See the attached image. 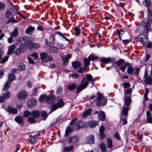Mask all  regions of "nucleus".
<instances>
[{
    "instance_id": "6",
    "label": "nucleus",
    "mask_w": 152,
    "mask_h": 152,
    "mask_svg": "<svg viewBox=\"0 0 152 152\" xmlns=\"http://www.w3.org/2000/svg\"><path fill=\"white\" fill-rule=\"evenodd\" d=\"M151 75H149L148 73V70L146 69L144 73L143 79L145 83L147 84L151 85L152 84V78L151 76Z\"/></svg>"
},
{
    "instance_id": "27",
    "label": "nucleus",
    "mask_w": 152,
    "mask_h": 152,
    "mask_svg": "<svg viewBox=\"0 0 152 152\" xmlns=\"http://www.w3.org/2000/svg\"><path fill=\"white\" fill-rule=\"evenodd\" d=\"M91 109H89L87 110L83 114L82 117L83 118H85L88 116L90 115L91 114Z\"/></svg>"
},
{
    "instance_id": "34",
    "label": "nucleus",
    "mask_w": 152,
    "mask_h": 152,
    "mask_svg": "<svg viewBox=\"0 0 152 152\" xmlns=\"http://www.w3.org/2000/svg\"><path fill=\"white\" fill-rule=\"evenodd\" d=\"M89 126L91 127H94L98 124V122L94 121H91L88 123Z\"/></svg>"
},
{
    "instance_id": "13",
    "label": "nucleus",
    "mask_w": 152,
    "mask_h": 152,
    "mask_svg": "<svg viewBox=\"0 0 152 152\" xmlns=\"http://www.w3.org/2000/svg\"><path fill=\"white\" fill-rule=\"evenodd\" d=\"M13 10L11 8L8 9L6 12L5 17L8 19L11 18L13 16Z\"/></svg>"
},
{
    "instance_id": "8",
    "label": "nucleus",
    "mask_w": 152,
    "mask_h": 152,
    "mask_svg": "<svg viewBox=\"0 0 152 152\" xmlns=\"http://www.w3.org/2000/svg\"><path fill=\"white\" fill-rule=\"evenodd\" d=\"M55 36L54 35H51L46 40V43L47 45H53L54 43Z\"/></svg>"
},
{
    "instance_id": "17",
    "label": "nucleus",
    "mask_w": 152,
    "mask_h": 152,
    "mask_svg": "<svg viewBox=\"0 0 152 152\" xmlns=\"http://www.w3.org/2000/svg\"><path fill=\"white\" fill-rule=\"evenodd\" d=\"M124 104L123 106L128 107L129 106L131 102V97L129 96H127L125 98Z\"/></svg>"
},
{
    "instance_id": "26",
    "label": "nucleus",
    "mask_w": 152,
    "mask_h": 152,
    "mask_svg": "<svg viewBox=\"0 0 152 152\" xmlns=\"http://www.w3.org/2000/svg\"><path fill=\"white\" fill-rule=\"evenodd\" d=\"M47 96L44 95H41L39 98V101L42 103L46 102Z\"/></svg>"
},
{
    "instance_id": "64",
    "label": "nucleus",
    "mask_w": 152,
    "mask_h": 152,
    "mask_svg": "<svg viewBox=\"0 0 152 152\" xmlns=\"http://www.w3.org/2000/svg\"><path fill=\"white\" fill-rule=\"evenodd\" d=\"M147 117V121L148 123H152V118L151 116H149Z\"/></svg>"
},
{
    "instance_id": "4",
    "label": "nucleus",
    "mask_w": 152,
    "mask_h": 152,
    "mask_svg": "<svg viewBox=\"0 0 152 152\" xmlns=\"http://www.w3.org/2000/svg\"><path fill=\"white\" fill-rule=\"evenodd\" d=\"M97 100V104L99 106H103L106 103V99L103 98L102 95L100 93L98 94Z\"/></svg>"
},
{
    "instance_id": "30",
    "label": "nucleus",
    "mask_w": 152,
    "mask_h": 152,
    "mask_svg": "<svg viewBox=\"0 0 152 152\" xmlns=\"http://www.w3.org/2000/svg\"><path fill=\"white\" fill-rule=\"evenodd\" d=\"M71 57V55L70 54L66 56L65 55H63L62 56V60L64 63L67 62L69 59Z\"/></svg>"
},
{
    "instance_id": "5",
    "label": "nucleus",
    "mask_w": 152,
    "mask_h": 152,
    "mask_svg": "<svg viewBox=\"0 0 152 152\" xmlns=\"http://www.w3.org/2000/svg\"><path fill=\"white\" fill-rule=\"evenodd\" d=\"M142 23H146L145 26L143 27V33H146L148 32L151 29V25L149 23V19L148 18L144 19Z\"/></svg>"
},
{
    "instance_id": "40",
    "label": "nucleus",
    "mask_w": 152,
    "mask_h": 152,
    "mask_svg": "<svg viewBox=\"0 0 152 152\" xmlns=\"http://www.w3.org/2000/svg\"><path fill=\"white\" fill-rule=\"evenodd\" d=\"M74 148V147L72 145L69 147H66L64 149L63 151L65 152H69L72 151Z\"/></svg>"
},
{
    "instance_id": "47",
    "label": "nucleus",
    "mask_w": 152,
    "mask_h": 152,
    "mask_svg": "<svg viewBox=\"0 0 152 152\" xmlns=\"http://www.w3.org/2000/svg\"><path fill=\"white\" fill-rule=\"evenodd\" d=\"M11 93L9 91L6 92L3 95V96L5 99H7L10 96Z\"/></svg>"
},
{
    "instance_id": "20",
    "label": "nucleus",
    "mask_w": 152,
    "mask_h": 152,
    "mask_svg": "<svg viewBox=\"0 0 152 152\" xmlns=\"http://www.w3.org/2000/svg\"><path fill=\"white\" fill-rule=\"evenodd\" d=\"M34 30V27L29 26L26 29V32L27 34H31L33 33Z\"/></svg>"
},
{
    "instance_id": "57",
    "label": "nucleus",
    "mask_w": 152,
    "mask_h": 152,
    "mask_svg": "<svg viewBox=\"0 0 152 152\" xmlns=\"http://www.w3.org/2000/svg\"><path fill=\"white\" fill-rule=\"evenodd\" d=\"M132 91V89L131 88H129L127 90H125L124 91V96H125L126 94H129L131 93Z\"/></svg>"
},
{
    "instance_id": "62",
    "label": "nucleus",
    "mask_w": 152,
    "mask_h": 152,
    "mask_svg": "<svg viewBox=\"0 0 152 152\" xmlns=\"http://www.w3.org/2000/svg\"><path fill=\"white\" fill-rule=\"evenodd\" d=\"M114 137L116 138L117 140H120V136L118 134V133L117 132L114 135Z\"/></svg>"
},
{
    "instance_id": "54",
    "label": "nucleus",
    "mask_w": 152,
    "mask_h": 152,
    "mask_svg": "<svg viewBox=\"0 0 152 152\" xmlns=\"http://www.w3.org/2000/svg\"><path fill=\"white\" fill-rule=\"evenodd\" d=\"M28 121L31 123H34L35 122L36 120L34 117H30L28 118Z\"/></svg>"
},
{
    "instance_id": "39",
    "label": "nucleus",
    "mask_w": 152,
    "mask_h": 152,
    "mask_svg": "<svg viewBox=\"0 0 152 152\" xmlns=\"http://www.w3.org/2000/svg\"><path fill=\"white\" fill-rule=\"evenodd\" d=\"M107 143L108 147L110 148H112L113 146V142L112 140L109 138L107 139Z\"/></svg>"
},
{
    "instance_id": "46",
    "label": "nucleus",
    "mask_w": 152,
    "mask_h": 152,
    "mask_svg": "<svg viewBox=\"0 0 152 152\" xmlns=\"http://www.w3.org/2000/svg\"><path fill=\"white\" fill-rule=\"evenodd\" d=\"M102 61L105 63H108L111 61V58H101Z\"/></svg>"
},
{
    "instance_id": "55",
    "label": "nucleus",
    "mask_w": 152,
    "mask_h": 152,
    "mask_svg": "<svg viewBox=\"0 0 152 152\" xmlns=\"http://www.w3.org/2000/svg\"><path fill=\"white\" fill-rule=\"evenodd\" d=\"M123 85L125 88H128L130 86V85L129 82H125L123 83Z\"/></svg>"
},
{
    "instance_id": "19",
    "label": "nucleus",
    "mask_w": 152,
    "mask_h": 152,
    "mask_svg": "<svg viewBox=\"0 0 152 152\" xmlns=\"http://www.w3.org/2000/svg\"><path fill=\"white\" fill-rule=\"evenodd\" d=\"M56 98L55 97L53 96H47L46 103L48 104H51L53 103L55 101Z\"/></svg>"
},
{
    "instance_id": "33",
    "label": "nucleus",
    "mask_w": 152,
    "mask_h": 152,
    "mask_svg": "<svg viewBox=\"0 0 152 152\" xmlns=\"http://www.w3.org/2000/svg\"><path fill=\"white\" fill-rule=\"evenodd\" d=\"M77 87L76 84L73 83L69 85L68 87V89L70 91H72L75 89Z\"/></svg>"
},
{
    "instance_id": "44",
    "label": "nucleus",
    "mask_w": 152,
    "mask_h": 152,
    "mask_svg": "<svg viewBox=\"0 0 152 152\" xmlns=\"http://www.w3.org/2000/svg\"><path fill=\"white\" fill-rule=\"evenodd\" d=\"M100 148L101 149L102 152H106V146L104 143H102L100 145Z\"/></svg>"
},
{
    "instance_id": "2",
    "label": "nucleus",
    "mask_w": 152,
    "mask_h": 152,
    "mask_svg": "<svg viewBox=\"0 0 152 152\" xmlns=\"http://www.w3.org/2000/svg\"><path fill=\"white\" fill-rule=\"evenodd\" d=\"M40 59L43 62L53 61L52 57L49 56L47 53L45 52H42L40 53Z\"/></svg>"
},
{
    "instance_id": "56",
    "label": "nucleus",
    "mask_w": 152,
    "mask_h": 152,
    "mask_svg": "<svg viewBox=\"0 0 152 152\" xmlns=\"http://www.w3.org/2000/svg\"><path fill=\"white\" fill-rule=\"evenodd\" d=\"M80 75L78 74H74L69 75V77L72 76L74 79H77L79 77Z\"/></svg>"
},
{
    "instance_id": "1",
    "label": "nucleus",
    "mask_w": 152,
    "mask_h": 152,
    "mask_svg": "<svg viewBox=\"0 0 152 152\" xmlns=\"http://www.w3.org/2000/svg\"><path fill=\"white\" fill-rule=\"evenodd\" d=\"M88 82L86 80V77H83L81 81L80 84L78 86L76 93L78 94L82 90L85 89L87 86Z\"/></svg>"
},
{
    "instance_id": "37",
    "label": "nucleus",
    "mask_w": 152,
    "mask_h": 152,
    "mask_svg": "<svg viewBox=\"0 0 152 152\" xmlns=\"http://www.w3.org/2000/svg\"><path fill=\"white\" fill-rule=\"evenodd\" d=\"M49 51L52 53H55L58 51V49L56 47L51 45L49 48Z\"/></svg>"
},
{
    "instance_id": "16",
    "label": "nucleus",
    "mask_w": 152,
    "mask_h": 152,
    "mask_svg": "<svg viewBox=\"0 0 152 152\" xmlns=\"http://www.w3.org/2000/svg\"><path fill=\"white\" fill-rule=\"evenodd\" d=\"M94 141V137L92 134L88 136L86 140V142L88 144H93Z\"/></svg>"
},
{
    "instance_id": "45",
    "label": "nucleus",
    "mask_w": 152,
    "mask_h": 152,
    "mask_svg": "<svg viewBox=\"0 0 152 152\" xmlns=\"http://www.w3.org/2000/svg\"><path fill=\"white\" fill-rule=\"evenodd\" d=\"M90 60L88 58H84V62L85 64L84 69H86V66H88L90 65Z\"/></svg>"
},
{
    "instance_id": "52",
    "label": "nucleus",
    "mask_w": 152,
    "mask_h": 152,
    "mask_svg": "<svg viewBox=\"0 0 152 152\" xmlns=\"http://www.w3.org/2000/svg\"><path fill=\"white\" fill-rule=\"evenodd\" d=\"M75 30L76 32V35L78 36L80 33V29L79 27L77 26L75 28Z\"/></svg>"
},
{
    "instance_id": "24",
    "label": "nucleus",
    "mask_w": 152,
    "mask_h": 152,
    "mask_svg": "<svg viewBox=\"0 0 152 152\" xmlns=\"http://www.w3.org/2000/svg\"><path fill=\"white\" fill-rule=\"evenodd\" d=\"M124 61L125 60L124 59H120L118 61H114L113 63L116 65L117 67H120L124 63Z\"/></svg>"
},
{
    "instance_id": "51",
    "label": "nucleus",
    "mask_w": 152,
    "mask_h": 152,
    "mask_svg": "<svg viewBox=\"0 0 152 152\" xmlns=\"http://www.w3.org/2000/svg\"><path fill=\"white\" fill-rule=\"evenodd\" d=\"M9 58L8 56H6L3 58L0 61V63L2 64L5 63L8 60Z\"/></svg>"
},
{
    "instance_id": "60",
    "label": "nucleus",
    "mask_w": 152,
    "mask_h": 152,
    "mask_svg": "<svg viewBox=\"0 0 152 152\" xmlns=\"http://www.w3.org/2000/svg\"><path fill=\"white\" fill-rule=\"evenodd\" d=\"M105 134L104 132H99V138L100 139H103L105 137Z\"/></svg>"
},
{
    "instance_id": "32",
    "label": "nucleus",
    "mask_w": 152,
    "mask_h": 152,
    "mask_svg": "<svg viewBox=\"0 0 152 152\" xmlns=\"http://www.w3.org/2000/svg\"><path fill=\"white\" fill-rule=\"evenodd\" d=\"M8 78V81H10L11 83L15 79V76L14 74L12 73L9 74Z\"/></svg>"
},
{
    "instance_id": "38",
    "label": "nucleus",
    "mask_w": 152,
    "mask_h": 152,
    "mask_svg": "<svg viewBox=\"0 0 152 152\" xmlns=\"http://www.w3.org/2000/svg\"><path fill=\"white\" fill-rule=\"evenodd\" d=\"M11 83L10 81H7L6 82L4 88V91H7L8 90L10 86Z\"/></svg>"
},
{
    "instance_id": "23",
    "label": "nucleus",
    "mask_w": 152,
    "mask_h": 152,
    "mask_svg": "<svg viewBox=\"0 0 152 152\" xmlns=\"http://www.w3.org/2000/svg\"><path fill=\"white\" fill-rule=\"evenodd\" d=\"M40 112L38 110H34L32 112V116L35 118H38L40 115Z\"/></svg>"
},
{
    "instance_id": "28",
    "label": "nucleus",
    "mask_w": 152,
    "mask_h": 152,
    "mask_svg": "<svg viewBox=\"0 0 152 152\" xmlns=\"http://www.w3.org/2000/svg\"><path fill=\"white\" fill-rule=\"evenodd\" d=\"M116 32L117 34H118V37L121 40V36H122L123 34L124 33V31L120 29H117Z\"/></svg>"
},
{
    "instance_id": "7",
    "label": "nucleus",
    "mask_w": 152,
    "mask_h": 152,
    "mask_svg": "<svg viewBox=\"0 0 152 152\" xmlns=\"http://www.w3.org/2000/svg\"><path fill=\"white\" fill-rule=\"evenodd\" d=\"M26 50V47L24 44L20 45L18 48L15 51V55L17 56L20 55L21 53H23Z\"/></svg>"
},
{
    "instance_id": "35",
    "label": "nucleus",
    "mask_w": 152,
    "mask_h": 152,
    "mask_svg": "<svg viewBox=\"0 0 152 152\" xmlns=\"http://www.w3.org/2000/svg\"><path fill=\"white\" fill-rule=\"evenodd\" d=\"M14 120L19 124L22 123L23 122V119L21 116H18L16 117L14 119Z\"/></svg>"
},
{
    "instance_id": "53",
    "label": "nucleus",
    "mask_w": 152,
    "mask_h": 152,
    "mask_svg": "<svg viewBox=\"0 0 152 152\" xmlns=\"http://www.w3.org/2000/svg\"><path fill=\"white\" fill-rule=\"evenodd\" d=\"M5 8V4L2 2H0V11L3 10Z\"/></svg>"
},
{
    "instance_id": "41",
    "label": "nucleus",
    "mask_w": 152,
    "mask_h": 152,
    "mask_svg": "<svg viewBox=\"0 0 152 152\" xmlns=\"http://www.w3.org/2000/svg\"><path fill=\"white\" fill-rule=\"evenodd\" d=\"M25 65L23 63L20 64L18 66V70L19 71H22L25 68Z\"/></svg>"
},
{
    "instance_id": "10",
    "label": "nucleus",
    "mask_w": 152,
    "mask_h": 152,
    "mask_svg": "<svg viewBox=\"0 0 152 152\" xmlns=\"http://www.w3.org/2000/svg\"><path fill=\"white\" fill-rule=\"evenodd\" d=\"M24 40L25 41V42L23 44H24V45L26 47V49L27 48L30 49L32 42L29 40L28 38H25L24 39Z\"/></svg>"
},
{
    "instance_id": "59",
    "label": "nucleus",
    "mask_w": 152,
    "mask_h": 152,
    "mask_svg": "<svg viewBox=\"0 0 152 152\" xmlns=\"http://www.w3.org/2000/svg\"><path fill=\"white\" fill-rule=\"evenodd\" d=\"M72 129L71 127H67L66 130L65 135H68L72 131Z\"/></svg>"
},
{
    "instance_id": "14",
    "label": "nucleus",
    "mask_w": 152,
    "mask_h": 152,
    "mask_svg": "<svg viewBox=\"0 0 152 152\" xmlns=\"http://www.w3.org/2000/svg\"><path fill=\"white\" fill-rule=\"evenodd\" d=\"M37 101L35 99H32L29 100L27 102V105L29 107H32L36 106Z\"/></svg>"
},
{
    "instance_id": "50",
    "label": "nucleus",
    "mask_w": 152,
    "mask_h": 152,
    "mask_svg": "<svg viewBox=\"0 0 152 152\" xmlns=\"http://www.w3.org/2000/svg\"><path fill=\"white\" fill-rule=\"evenodd\" d=\"M17 21L15 20V18L13 17L12 18H11L9 19V20L7 22V24H8L10 23H17Z\"/></svg>"
},
{
    "instance_id": "36",
    "label": "nucleus",
    "mask_w": 152,
    "mask_h": 152,
    "mask_svg": "<svg viewBox=\"0 0 152 152\" xmlns=\"http://www.w3.org/2000/svg\"><path fill=\"white\" fill-rule=\"evenodd\" d=\"M86 80L88 82H93L94 81V80L93 79V77L91 74H87L86 75Z\"/></svg>"
},
{
    "instance_id": "61",
    "label": "nucleus",
    "mask_w": 152,
    "mask_h": 152,
    "mask_svg": "<svg viewBox=\"0 0 152 152\" xmlns=\"http://www.w3.org/2000/svg\"><path fill=\"white\" fill-rule=\"evenodd\" d=\"M104 126L103 125H102L99 129V132H104Z\"/></svg>"
},
{
    "instance_id": "15",
    "label": "nucleus",
    "mask_w": 152,
    "mask_h": 152,
    "mask_svg": "<svg viewBox=\"0 0 152 152\" xmlns=\"http://www.w3.org/2000/svg\"><path fill=\"white\" fill-rule=\"evenodd\" d=\"M16 48V46L14 45H12L8 47V50L7 54L8 55H11L14 53V50Z\"/></svg>"
},
{
    "instance_id": "3",
    "label": "nucleus",
    "mask_w": 152,
    "mask_h": 152,
    "mask_svg": "<svg viewBox=\"0 0 152 152\" xmlns=\"http://www.w3.org/2000/svg\"><path fill=\"white\" fill-rule=\"evenodd\" d=\"M64 103L62 99H59L57 104H53L51 110L49 113V114H51L55 110L58 108L63 107Z\"/></svg>"
},
{
    "instance_id": "63",
    "label": "nucleus",
    "mask_w": 152,
    "mask_h": 152,
    "mask_svg": "<svg viewBox=\"0 0 152 152\" xmlns=\"http://www.w3.org/2000/svg\"><path fill=\"white\" fill-rule=\"evenodd\" d=\"M31 56L32 57H33L34 59L35 60L37 59L38 58V55L35 53H33L31 54Z\"/></svg>"
},
{
    "instance_id": "42",
    "label": "nucleus",
    "mask_w": 152,
    "mask_h": 152,
    "mask_svg": "<svg viewBox=\"0 0 152 152\" xmlns=\"http://www.w3.org/2000/svg\"><path fill=\"white\" fill-rule=\"evenodd\" d=\"M98 58V57L95 54L92 53L89 55L88 57V58L90 60L93 61L97 59Z\"/></svg>"
},
{
    "instance_id": "48",
    "label": "nucleus",
    "mask_w": 152,
    "mask_h": 152,
    "mask_svg": "<svg viewBox=\"0 0 152 152\" xmlns=\"http://www.w3.org/2000/svg\"><path fill=\"white\" fill-rule=\"evenodd\" d=\"M18 29L17 28H15L13 32L11 33V36L12 37L16 36L18 34Z\"/></svg>"
},
{
    "instance_id": "11",
    "label": "nucleus",
    "mask_w": 152,
    "mask_h": 152,
    "mask_svg": "<svg viewBox=\"0 0 152 152\" xmlns=\"http://www.w3.org/2000/svg\"><path fill=\"white\" fill-rule=\"evenodd\" d=\"M27 94L25 91H20L17 95L18 97L20 99H25L26 97Z\"/></svg>"
},
{
    "instance_id": "58",
    "label": "nucleus",
    "mask_w": 152,
    "mask_h": 152,
    "mask_svg": "<svg viewBox=\"0 0 152 152\" xmlns=\"http://www.w3.org/2000/svg\"><path fill=\"white\" fill-rule=\"evenodd\" d=\"M41 114V116L42 117L46 118L48 117V115L45 111H42Z\"/></svg>"
},
{
    "instance_id": "12",
    "label": "nucleus",
    "mask_w": 152,
    "mask_h": 152,
    "mask_svg": "<svg viewBox=\"0 0 152 152\" xmlns=\"http://www.w3.org/2000/svg\"><path fill=\"white\" fill-rule=\"evenodd\" d=\"M6 110L10 114H16L18 113L17 110L11 106L8 107Z\"/></svg>"
},
{
    "instance_id": "18",
    "label": "nucleus",
    "mask_w": 152,
    "mask_h": 152,
    "mask_svg": "<svg viewBox=\"0 0 152 152\" xmlns=\"http://www.w3.org/2000/svg\"><path fill=\"white\" fill-rule=\"evenodd\" d=\"M83 124L81 121H78L73 126V128L74 129H80L81 126H83Z\"/></svg>"
},
{
    "instance_id": "43",
    "label": "nucleus",
    "mask_w": 152,
    "mask_h": 152,
    "mask_svg": "<svg viewBox=\"0 0 152 152\" xmlns=\"http://www.w3.org/2000/svg\"><path fill=\"white\" fill-rule=\"evenodd\" d=\"M128 66V67L127 70V73L128 74H131L134 71L133 68L130 65Z\"/></svg>"
},
{
    "instance_id": "25",
    "label": "nucleus",
    "mask_w": 152,
    "mask_h": 152,
    "mask_svg": "<svg viewBox=\"0 0 152 152\" xmlns=\"http://www.w3.org/2000/svg\"><path fill=\"white\" fill-rule=\"evenodd\" d=\"M81 64V63L78 61L73 62L72 63V66L74 68H77L80 67Z\"/></svg>"
},
{
    "instance_id": "9",
    "label": "nucleus",
    "mask_w": 152,
    "mask_h": 152,
    "mask_svg": "<svg viewBox=\"0 0 152 152\" xmlns=\"http://www.w3.org/2000/svg\"><path fill=\"white\" fill-rule=\"evenodd\" d=\"M79 137L78 136H74L69 139V140L71 144H75L78 142Z\"/></svg>"
},
{
    "instance_id": "21",
    "label": "nucleus",
    "mask_w": 152,
    "mask_h": 152,
    "mask_svg": "<svg viewBox=\"0 0 152 152\" xmlns=\"http://www.w3.org/2000/svg\"><path fill=\"white\" fill-rule=\"evenodd\" d=\"M131 65V64L128 62H125L124 64L122 65L120 67L119 69L121 70L122 72H124L126 66H128Z\"/></svg>"
},
{
    "instance_id": "22",
    "label": "nucleus",
    "mask_w": 152,
    "mask_h": 152,
    "mask_svg": "<svg viewBox=\"0 0 152 152\" xmlns=\"http://www.w3.org/2000/svg\"><path fill=\"white\" fill-rule=\"evenodd\" d=\"M99 119L101 121H104L105 119V115L104 113L102 111H100L98 114Z\"/></svg>"
},
{
    "instance_id": "49",
    "label": "nucleus",
    "mask_w": 152,
    "mask_h": 152,
    "mask_svg": "<svg viewBox=\"0 0 152 152\" xmlns=\"http://www.w3.org/2000/svg\"><path fill=\"white\" fill-rule=\"evenodd\" d=\"M23 115L25 117L27 118L32 115V112H31L28 111H26L24 113Z\"/></svg>"
},
{
    "instance_id": "29",
    "label": "nucleus",
    "mask_w": 152,
    "mask_h": 152,
    "mask_svg": "<svg viewBox=\"0 0 152 152\" xmlns=\"http://www.w3.org/2000/svg\"><path fill=\"white\" fill-rule=\"evenodd\" d=\"M129 109V108L128 107L123 106V109L122 110V113L124 116H126L127 115Z\"/></svg>"
},
{
    "instance_id": "31",
    "label": "nucleus",
    "mask_w": 152,
    "mask_h": 152,
    "mask_svg": "<svg viewBox=\"0 0 152 152\" xmlns=\"http://www.w3.org/2000/svg\"><path fill=\"white\" fill-rule=\"evenodd\" d=\"M40 45L38 43H32L31 45V47H30V49L31 50H34L36 49L37 48L40 47Z\"/></svg>"
}]
</instances>
